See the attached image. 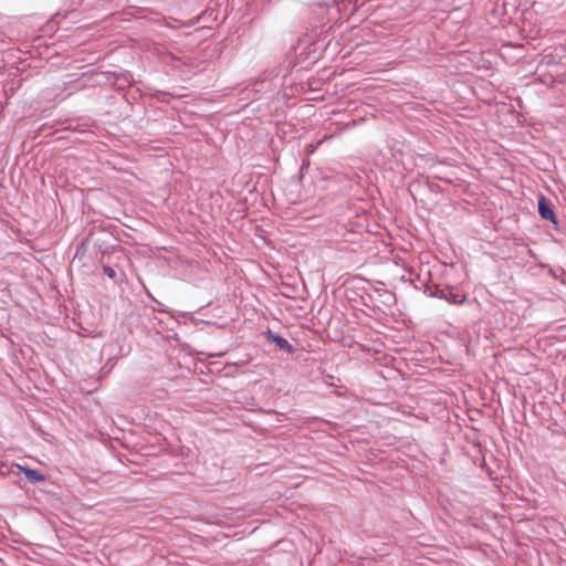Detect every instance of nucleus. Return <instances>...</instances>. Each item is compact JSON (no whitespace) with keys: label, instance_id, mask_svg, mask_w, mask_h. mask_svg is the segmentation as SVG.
<instances>
[{"label":"nucleus","instance_id":"nucleus-1","mask_svg":"<svg viewBox=\"0 0 566 566\" xmlns=\"http://www.w3.org/2000/svg\"><path fill=\"white\" fill-rule=\"evenodd\" d=\"M19 469L21 472H23L25 479L31 483H39L45 480V475L38 470L25 468L22 465H19Z\"/></svg>","mask_w":566,"mask_h":566},{"label":"nucleus","instance_id":"nucleus-2","mask_svg":"<svg viewBox=\"0 0 566 566\" xmlns=\"http://www.w3.org/2000/svg\"><path fill=\"white\" fill-rule=\"evenodd\" d=\"M538 212L543 219L555 222V214L544 197L538 200Z\"/></svg>","mask_w":566,"mask_h":566},{"label":"nucleus","instance_id":"nucleus-3","mask_svg":"<svg viewBox=\"0 0 566 566\" xmlns=\"http://www.w3.org/2000/svg\"><path fill=\"white\" fill-rule=\"evenodd\" d=\"M447 300L453 304H462L464 302L465 297L458 293H450V295L447 296Z\"/></svg>","mask_w":566,"mask_h":566},{"label":"nucleus","instance_id":"nucleus-4","mask_svg":"<svg viewBox=\"0 0 566 566\" xmlns=\"http://www.w3.org/2000/svg\"><path fill=\"white\" fill-rule=\"evenodd\" d=\"M274 339H275L276 344H277L281 348H286V347H289V343H287V340H286V339L282 338V337H280V336H275V338H274Z\"/></svg>","mask_w":566,"mask_h":566},{"label":"nucleus","instance_id":"nucleus-5","mask_svg":"<svg viewBox=\"0 0 566 566\" xmlns=\"http://www.w3.org/2000/svg\"><path fill=\"white\" fill-rule=\"evenodd\" d=\"M104 272H105L106 275H108L112 279H114L116 276L115 270L109 268V266H105L104 268Z\"/></svg>","mask_w":566,"mask_h":566}]
</instances>
